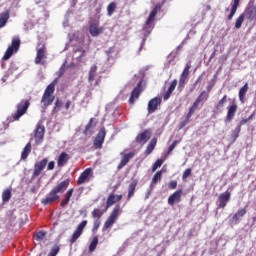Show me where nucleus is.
<instances>
[{
    "label": "nucleus",
    "mask_w": 256,
    "mask_h": 256,
    "mask_svg": "<svg viewBox=\"0 0 256 256\" xmlns=\"http://www.w3.org/2000/svg\"><path fill=\"white\" fill-rule=\"evenodd\" d=\"M70 183L71 179L69 178L57 183V185L52 188V190L46 195V197L41 200L42 205H51L52 203H55V201H59L61 197L59 193H65Z\"/></svg>",
    "instance_id": "obj_1"
},
{
    "label": "nucleus",
    "mask_w": 256,
    "mask_h": 256,
    "mask_svg": "<svg viewBox=\"0 0 256 256\" xmlns=\"http://www.w3.org/2000/svg\"><path fill=\"white\" fill-rule=\"evenodd\" d=\"M55 85H57V80H54L52 83H50L41 98V103L44 105V107H49V105H53V101H55Z\"/></svg>",
    "instance_id": "obj_2"
},
{
    "label": "nucleus",
    "mask_w": 256,
    "mask_h": 256,
    "mask_svg": "<svg viewBox=\"0 0 256 256\" xmlns=\"http://www.w3.org/2000/svg\"><path fill=\"white\" fill-rule=\"evenodd\" d=\"M159 11V4H157L153 10L150 12L145 24L143 25V31L145 37L151 34V31H153L155 27V18L157 17V13Z\"/></svg>",
    "instance_id": "obj_3"
},
{
    "label": "nucleus",
    "mask_w": 256,
    "mask_h": 256,
    "mask_svg": "<svg viewBox=\"0 0 256 256\" xmlns=\"http://www.w3.org/2000/svg\"><path fill=\"white\" fill-rule=\"evenodd\" d=\"M31 106L29 100H21L20 103L16 105V112L12 113L10 121H19L27 113V109Z\"/></svg>",
    "instance_id": "obj_4"
},
{
    "label": "nucleus",
    "mask_w": 256,
    "mask_h": 256,
    "mask_svg": "<svg viewBox=\"0 0 256 256\" xmlns=\"http://www.w3.org/2000/svg\"><path fill=\"white\" fill-rule=\"evenodd\" d=\"M119 213H121V205H116L105 221L102 231H107V229H111L115 225L117 219H119Z\"/></svg>",
    "instance_id": "obj_5"
},
{
    "label": "nucleus",
    "mask_w": 256,
    "mask_h": 256,
    "mask_svg": "<svg viewBox=\"0 0 256 256\" xmlns=\"http://www.w3.org/2000/svg\"><path fill=\"white\" fill-rule=\"evenodd\" d=\"M45 59H47V46L45 43H38L34 62L36 65H45Z\"/></svg>",
    "instance_id": "obj_6"
},
{
    "label": "nucleus",
    "mask_w": 256,
    "mask_h": 256,
    "mask_svg": "<svg viewBox=\"0 0 256 256\" xmlns=\"http://www.w3.org/2000/svg\"><path fill=\"white\" fill-rule=\"evenodd\" d=\"M20 47H21V40L18 37L13 38L11 45L7 48L3 56L4 61L11 59V57L13 56V53H17Z\"/></svg>",
    "instance_id": "obj_7"
},
{
    "label": "nucleus",
    "mask_w": 256,
    "mask_h": 256,
    "mask_svg": "<svg viewBox=\"0 0 256 256\" xmlns=\"http://www.w3.org/2000/svg\"><path fill=\"white\" fill-rule=\"evenodd\" d=\"M143 80H140L137 86L132 90L131 96L129 98L130 105H135V101L141 97V93H143Z\"/></svg>",
    "instance_id": "obj_8"
},
{
    "label": "nucleus",
    "mask_w": 256,
    "mask_h": 256,
    "mask_svg": "<svg viewBox=\"0 0 256 256\" xmlns=\"http://www.w3.org/2000/svg\"><path fill=\"white\" fill-rule=\"evenodd\" d=\"M47 163H49V159L43 158L41 161H38L34 164L32 179H36V177L41 175L42 171L47 167Z\"/></svg>",
    "instance_id": "obj_9"
},
{
    "label": "nucleus",
    "mask_w": 256,
    "mask_h": 256,
    "mask_svg": "<svg viewBox=\"0 0 256 256\" xmlns=\"http://www.w3.org/2000/svg\"><path fill=\"white\" fill-rule=\"evenodd\" d=\"M45 138V126L41 123H38L34 131V139L36 145H41L43 139Z\"/></svg>",
    "instance_id": "obj_10"
},
{
    "label": "nucleus",
    "mask_w": 256,
    "mask_h": 256,
    "mask_svg": "<svg viewBox=\"0 0 256 256\" xmlns=\"http://www.w3.org/2000/svg\"><path fill=\"white\" fill-rule=\"evenodd\" d=\"M107 135V130H105V127H102L98 134L96 135V138L94 139V147L96 149H102L103 143H105V137Z\"/></svg>",
    "instance_id": "obj_11"
},
{
    "label": "nucleus",
    "mask_w": 256,
    "mask_h": 256,
    "mask_svg": "<svg viewBox=\"0 0 256 256\" xmlns=\"http://www.w3.org/2000/svg\"><path fill=\"white\" fill-rule=\"evenodd\" d=\"M91 177H93V168H86L78 177L77 185L89 183V181H91Z\"/></svg>",
    "instance_id": "obj_12"
},
{
    "label": "nucleus",
    "mask_w": 256,
    "mask_h": 256,
    "mask_svg": "<svg viewBox=\"0 0 256 256\" xmlns=\"http://www.w3.org/2000/svg\"><path fill=\"white\" fill-rule=\"evenodd\" d=\"M85 227H87V220H83L76 228V230L74 231V233L72 234L71 238H70V243L73 245V243L77 242V239H79V237H81V235H83V231L85 229Z\"/></svg>",
    "instance_id": "obj_13"
},
{
    "label": "nucleus",
    "mask_w": 256,
    "mask_h": 256,
    "mask_svg": "<svg viewBox=\"0 0 256 256\" xmlns=\"http://www.w3.org/2000/svg\"><path fill=\"white\" fill-rule=\"evenodd\" d=\"M189 69H191V63H187L181 76L178 84V91H183L185 84L187 83V78L189 77Z\"/></svg>",
    "instance_id": "obj_14"
},
{
    "label": "nucleus",
    "mask_w": 256,
    "mask_h": 256,
    "mask_svg": "<svg viewBox=\"0 0 256 256\" xmlns=\"http://www.w3.org/2000/svg\"><path fill=\"white\" fill-rule=\"evenodd\" d=\"M231 199V192L226 191L222 194H220L219 198H218V208L219 209H225V207L227 206V203H229V200Z\"/></svg>",
    "instance_id": "obj_15"
},
{
    "label": "nucleus",
    "mask_w": 256,
    "mask_h": 256,
    "mask_svg": "<svg viewBox=\"0 0 256 256\" xmlns=\"http://www.w3.org/2000/svg\"><path fill=\"white\" fill-rule=\"evenodd\" d=\"M149 139H151V130H145L136 136L135 141L140 145H145Z\"/></svg>",
    "instance_id": "obj_16"
},
{
    "label": "nucleus",
    "mask_w": 256,
    "mask_h": 256,
    "mask_svg": "<svg viewBox=\"0 0 256 256\" xmlns=\"http://www.w3.org/2000/svg\"><path fill=\"white\" fill-rule=\"evenodd\" d=\"M103 31V27L99 28V22H93L89 25V33L92 37H99Z\"/></svg>",
    "instance_id": "obj_17"
},
{
    "label": "nucleus",
    "mask_w": 256,
    "mask_h": 256,
    "mask_svg": "<svg viewBox=\"0 0 256 256\" xmlns=\"http://www.w3.org/2000/svg\"><path fill=\"white\" fill-rule=\"evenodd\" d=\"M159 105H161V98H153L148 102V113L151 115V113H155L157 109H159Z\"/></svg>",
    "instance_id": "obj_18"
},
{
    "label": "nucleus",
    "mask_w": 256,
    "mask_h": 256,
    "mask_svg": "<svg viewBox=\"0 0 256 256\" xmlns=\"http://www.w3.org/2000/svg\"><path fill=\"white\" fill-rule=\"evenodd\" d=\"M207 99H209V92L202 91L200 93V95L196 98V100L194 101V103H193L194 107H197L198 109H199V105H201V107H203V103H205V101H207Z\"/></svg>",
    "instance_id": "obj_19"
},
{
    "label": "nucleus",
    "mask_w": 256,
    "mask_h": 256,
    "mask_svg": "<svg viewBox=\"0 0 256 256\" xmlns=\"http://www.w3.org/2000/svg\"><path fill=\"white\" fill-rule=\"evenodd\" d=\"M133 157H135V152H129L127 154H124L122 156L121 162L118 164L117 169L120 171V169L125 167V165H127V163H129V161L133 159Z\"/></svg>",
    "instance_id": "obj_20"
},
{
    "label": "nucleus",
    "mask_w": 256,
    "mask_h": 256,
    "mask_svg": "<svg viewBox=\"0 0 256 256\" xmlns=\"http://www.w3.org/2000/svg\"><path fill=\"white\" fill-rule=\"evenodd\" d=\"M185 43H187V38L184 39L180 43V45H178L177 48L168 55L169 63H171V61H173V59H175V57H177L179 55V51H181V49H183V47L185 46Z\"/></svg>",
    "instance_id": "obj_21"
},
{
    "label": "nucleus",
    "mask_w": 256,
    "mask_h": 256,
    "mask_svg": "<svg viewBox=\"0 0 256 256\" xmlns=\"http://www.w3.org/2000/svg\"><path fill=\"white\" fill-rule=\"evenodd\" d=\"M70 159L71 157L69 156V154H67V152H62L57 160L58 167H65Z\"/></svg>",
    "instance_id": "obj_22"
},
{
    "label": "nucleus",
    "mask_w": 256,
    "mask_h": 256,
    "mask_svg": "<svg viewBox=\"0 0 256 256\" xmlns=\"http://www.w3.org/2000/svg\"><path fill=\"white\" fill-rule=\"evenodd\" d=\"M139 181L134 179L128 186V194H127V201H131V198L135 195V190L137 189V184Z\"/></svg>",
    "instance_id": "obj_23"
},
{
    "label": "nucleus",
    "mask_w": 256,
    "mask_h": 256,
    "mask_svg": "<svg viewBox=\"0 0 256 256\" xmlns=\"http://www.w3.org/2000/svg\"><path fill=\"white\" fill-rule=\"evenodd\" d=\"M183 191L182 190H177L174 192L169 198H168V203L170 205H174L175 203H179L181 201V195Z\"/></svg>",
    "instance_id": "obj_24"
},
{
    "label": "nucleus",
    "mask_w": 256,
    "mask_h": 256,
    "mask_svg": "<svg viewBox=\"0 0 256 256\" xmlns=\"http://www.w3.org/2000/svg\"><path fill=\"white\" fill-rule=\"evenodd\" d=\"M235 113H237V104H232L228 107V112L226 116V121L228 123L233 121V119L235 118Z\"/></svg>",
    "instance_id": "obj_25"
},
{
    "label": "nucleus",
    "mask_w": 256,
    "mask_h": 256,
    "mask_svg": "<svg viewBox=\"0 0 256 256\" xmlns=\"http://www.w3.org/2000/svg\"><path fill=\"white\" fill-rule=\"evenodd\" d=\"M73 191L74 189L71 188L66 192L64 199H62L60 203V207L64 208V207H67V205H69V201H71V197H73Z\"/></svg>",
    "instance_id": "obj_26"
},
{
    "label": "nucleus",
    "mask_w": 256,
    "mask_h": 256,
    "mask_svg": "<svg viewBox=\"0 0 256 256\" xmlns=\"http://www.w3.org/2000/svg\"><path fill=\"white\" fill-rule=\"evenodd\" d=\"M244 17L249 21H254L256 19V7L248 8L244 12Z\"/></svg>",
    "instance_id": "obj_27"
},
{
    "label": "nucleus",
    "mask_w": 256,
    "mask_h": 256,
    "mask_svg": "<svg viewBox=\"0 0 256 256\" xmlns=\"http://www.w3.org/2000/svg\"><path fill=\"white\" fill-rule=\"evenodd\" d=\"M225 103H227V95H224L223 98L220 99L215 105V110L217 113H223V110L225 109Z\"/></svg>",
    "instance_id": "obj_28"
},
{
    "label": "nucleus",
    "mask_w": 256,
    "mask_h": 256,
    "mask_svg": "<svg viewBox=\"0 0 256 256\" xmlns=\"http://www.w3.org/2000/svg\"><path fill=\"white\" fill-rule=\"evenodd\" d=\"M175 87H177V80L176 79L172 81L168 90L164 94V96H163L164 101H167V99H169V97H171V94L175 91Z\"/></svg>",
    "instance_id": "obj_29"
},
{
    "label": "nucleus",
    "mask_w": 256,
    "mask_h": 256,
    "mask_svg": "<svg viewBox=\"0 0 256 256\" xmlns=\"http://www.w3.org/2000/svg\"><path fill=\"white\" fill-rule=\"evenodd\" d=\"M246 213L247 210L245 208L239 209L232 217V221H234V223H239V221H241V217H244Z\"/></svg>",
    "instance_id": "obj_30"
},
{
    "label": "nucleus",
    "mask_w": 256,
    "mask_h": 256,
    "mask_svg": "<svg viewBox=\"0 0 256 256\" xmlns=\"http://www.w3.org/2000/svg\"><path fill=\"white\" fill-rule=\"evenodd\" d=\"M31 149H32L31 142H28L21 153L22 161H26L27 157H29V154L31 153Z\"/></svg>",
    "instance_id": "obj_31"
},
{
    "label": "nucleus",
    "mask_w": 256,
    "mask_h": 256,
    "mask_svg": "<svg viewBox=\"0 0 256 256\" xmlns=\"http://www.w3.org/2000/svg\"><path fill=\"white\" fill-rule=\"evenodd\" d=\"M157 145V138H153L150 143L148 144L146 150H145V155L146 157L148 155H151L153 153V150L155 149V146Z\"/></svg>",
    "instance_id": "obj_32"
},
{
    "label": "nucleus",
    "mask_w": 256,
    "mask_h": 256,
    "mask_svg": "<svg viewBox=\"0 0 256 256\" xmlns=\"http://www.w3.org/2000/svg\"><path fill=\"white\" fill-rule=\"evenodd\" d=\"M247 91H249V84L245 83L244 86L239 90V99L241 103H245V95H247Z\"/></svg>",
    "instance_id": "obj_33"
},
{
    "label": "nucleus",
    "mask_w": 256,
    "mask_h": 256,
    "mask_svg": "<svg viewBox=\"0 0 256 256\" xmlns=\"http://www.w3.org/2000/svg\"><path fill=\"white\" fill-rule=\"evenodd\" d=\"M96 77H97V65H93V66H91L89 74H88L89 83H93V81H95Z\"/></svg>",
    "instance_id": "obj_34"
},
{
    "label": "nucleus",
    "mask_w": 256,
    "mask_h": 256,
    "mask_svg": "<svg viewBox=\"0 0 256 256\" xmlns=\"http://www.w3.org/2000/svg\"><path fill=\"white\" fill-rule=\"evenodd\" d=\"M7 21H9V11H5L0 15V29H3L5 25H7Z\"/></svg>",
    "instance_id": "obj_35"
},
{
    "label": "nucleus",
    "mask_w": 256,
    "mask_h": 256,
    "mask_svg": "<svg viewBox=\"0 0 256 256\" xmlns=\"http://www.w3.org/2000/svg\"><path fill=\"white\" fill-rule=\"evenodd\" d=\"M115 203H117V196H115V194L112 193L108 196L105 211H107V209H109V207H113V205H115Z\"/></svg>",
    "instance_id": "obj_36"
},
{
    "label": "nucleus",
    "mask_w": 256,
    "mask_h": 256,
    "mask_svg": "<svg viewBox=\"0 0 256 256\" xmlns=\"http://www.w3.org/2000/svg\"><path fill=\"white\" fill-rule=\"evenodd\" d=\"M237 7H239V0H234V3L230 10V14L228 15V21H231V19L235 17V13H237Z\"/></svg>",
    "instance_id": "obj_37"
},
{
    "label": "nucleus",
    "mask_w": 256,
    "mask_h": 256,
    "mask_svg": "<svg viewBox=\"0 0 256 256\" xmlns=\"http://www.w3.org/2000/svg\"><path fill=\"white\" fill-rule=\"evenodd\" d=\"M97 245H99V236H94L89 245L90 253H93V251H95L97 249Z\"/></svg>",
    "instance_id": "obj_38"
},
{
    "label": "nucleus",
    "mask_w": 256,
    "mask_h": 256,
    "mask_svg": "<svg viewBox=\"0 0 256 256\" xmlns=\"http://www.w3.org/2000/svg\"><path fill=\"white\" fill-rule=\"evenodd\" d=\"M9 199H11V189H6L2 192V201L8 203Z\"/></svg>",
    "instance_id": "obj_39"
},
{
    "label": "nucleus",
    "mask_w": 256,
    "mask_h": 256,
    "mask_svg": "<svg viewBox=\"0 0 256 256\" xmlns=\"http://www.w3.org/2000/svg\"><path fill=\"white\" fill-rule=\"evenodd\" d=\"M175 147H177V141H174L168 148V151L166 152V154L164 155V157L161 159V163L163 164V161H165V159H167V157H169V154L173 151V149H175Z\"/></svg>",
    "instance_id": "obj_40"
},
{
    "label": "nucleus",
    "mask_w": 256,
    "mask_h": 256,
    "mask_svg": "<svg viewBox=\"0 0 256 256\" xmlns=\"http://www.w3.org/2000/svg\"><path fill=\"white\" fill-rule=\"evenodd\" d=\"M94 121H95V118H91V119L89 120V122L87 123V125L85 126V129H84V131H83V133H84L85 135H89V134L91 133V128L93 127Z\"/></svg>",
    "instance_id": "obj_41"
},
{
    "label": "nucleus",
    "mask_w": 256,
    "mask_h": 256,
    "mask_svg": "<svg viewBox=\"0 0 256 256\" xmlns=\"http://www.w3.org/2000/svg\"><path fill=\"white\" fill-rule=\"evenodd\" d=\"M115 9H117V4L115 2H111L107 6V13H108L109 17H111V15H113L115 13Z\"/></svg>",
    "instance_id": "obj_42"
},
{
    "label": "nucleus",
    "mask_w": 256,
    "mask_h": 256,
    "mask_svg": "<svg viewBox=\"0 0 256 256\" xmlns=\"http://www.w3.org/2000/svg\"><path fill=\"white\" fill-rule=\"evenodd\" d=\"M245 21V14H241L236 22H235V29H241V26L243 25V22Z\"/></svg>",
    "instance_id": "obj_43"
},
{
    "label": "nucleus",
    "mask_w": 256,
    "mask_h": 256,
    "mask_svg": "<svg viewBox=\"0 0 256 256\" xmlns=\"http://www.w3.org/2000/svg\"><path fill=\"white\" fill-rule=\"evenodd\" d=\"M160 180H161V171H157L152 178L151 187H153L154 185H157Z\"/></svg>",
    "instance_id": "obj_44"
},
{
    "label": "nucleus",
    "mask_w": 256,
    "mask_h": 256,
    "mask_svg": "<svg viewBox=\"0 0 256 256\" xmlns=\"http://www.w3.org/2000/svg\"><path fill=\"white\" fill-rule=\"evenodd\" d=\"M92 217L94 219H100L101 217H103V211H101V209L99 208H95L93 211H92Z\"/></svg>",
    "instance_id": "obj_45"
},
{
    "label": "nucleus",
    "mask_w": 256,
    "mask_h": 256,
    "mask_svg": "<svg viewBox=\"0 0 256 256\" xmlns=\"http://www.w3.org/2000/svg\"><path fill=\"white\" fill-rule=\"evenodd\" d=\"M63 107V102L60 99H56L53 111L55 113L61 111V108Z\"/></svg>",
    "instance_id": "obj_46"
},
{
    "label": "nucleus",
    "mask_w": 256,
    "mask_h": 256,
    "mask_svg": "<svg viewBox=\"0 0 256 256\" xmlns=\"http://www.w3.org/2000/svg\"><path fill=\"white\" fill-rule=\"evenodd\" d=\"M59 251H61V248L59 247V245L56 244L51 248L48 256H57Z\"/></svg>",
    "instance_id": "obj_47"
},
{
    "label": "nucleus",
    "mask_w": 256,
    "mask_h": 256,
    "mask_svg": "<svg viewBox=\"0 0 256 256\" xmlns=\"http://www.w3.org/2000/svg\"><path fill=\"white\" fill-rule=\"evenodd\" d=\"M197 109H199V108H197V106H195V105L193 104L192 107L190 108V110H189L187 116H186L187 121H190V119H191L193 113H195V111H197Z\"/></svg>",
    "instance_id": "obj_48"
},
{
    "label": "nucleus",
    "mask_w": 256,
    "mask_h": 256,
    "mask_svg": "<svg viewBox=\"0 0 256 256\" xmlns=\"http://www.w3.org/2000/svg\"><path fill=\"white\" fill-rule=\"evenodd\" d=\"M99 227H101V220L100 219H96L93 223V228H92V232L93 233H97Z\"/></svg>",
    "instance_id": "obj_49"
},
{
    "label": "nucleus",
    "mask_w": 256,
    "mask_h": 256,
    "mask_svg": "<svg viewBox=\"0 0 256 256\" xmlns=\"http://www.w3.org/2000/svg\"><path fill=\"white\" fill-rule=\"evenodd\" d=\"M47 235V232L40 231L36 234V240L37 241H43L45 239V236Z\"/></svg>",
    "instance_id": "obj_50"
},
{
    "label": "nucleus",
    "mask_w": 256,
    "mask_h": 256,
    "mask_svg": "<svg viewBox=\"0 0 256 256\" xmlns=\"http://www.w3.org/2000/svg\"><path fill=\"white\" fill-rule=\"evenodd\" d=\"M161 167V158L157 159L156 162L152 166V173H155L157 169Z\"/></svg>",
    "instance_id": "obj_51"
},
{
    "label": "nucleus",
    "mask_w": 256,
    "mask_h": 256,
    "mask_svg": "<svg viewBox=\"0 0 256 256\" xmlns=\"http://www.w3.org/2000/svg\"><path fill=\"white\" fill-rule=\"evenodd\" d=\"M239 133H241V126H237L232 132L234 141L237 139V137H239Z\"/></svg>",
    "instance_id": "obj_52"
},
{
    "label": "nucleus",
    "mask_w": 256,
    "mask_h": 256,
    "mask_svg": "<svg viewBox=\"0 0 256 256\" xmlns=\"http://www.w3.org/2000/svg\"><path fill=\"white\" fill-rule=\"evenodd\" d=\"M191 168H188L184 171L183 175H182V179L183 181H185V179H187V177H189L191 175Z\"/></svg>",
    "instance_id": "obj_53"
},
{
    "label": "nucleus",
    "mask_w": 256,
    "mask_h": 256,
    "mask_svg": "<svg viewBox=\"0 0 256 256\" xmlns=\"http://www.w3.org/2000/svg\"><path fill=\"white\" fill-rule=\"evenodd\" d=\"M48 171H53L55 169V161H50L47 166Z\"/></svg>",
    "instance_id": "obj_54"
},
{
    "label": "nucleus",
    "mask_w": 256,
    "mask_h": 256,
    "mask_svg": "<svg viewBox=\"0 0 256 256\" xmlns=\"http://www.w3.org/2000/svg\"><path fill=\"white\" fill-rule=\"evenodd\" d=\"M169 187L170 189H177V181H171Z\"/></svg>",
    "instance_id": "obj_55"
},
{
    "label": "nucleus",
    "mask_w": 256,
    "mask_h": 256,
    "mask_svg": "<svg viewBox=\"0 0 256 256\" xmlns=\"http://www.w3.org/2000/svg\"><path fill=\"white\" fill-rule=\"evenodd\" d=\"M64 73H65V68L61 67V68L59 69V71H58V77L63 76Z\"/></svg>",
    "instance_id": "obj_56"
},
{
    "label": "nucleus",
    "mask_w": 256,
    "mask_h": 256,
    "mask_svg": "<svg viewBox=\"0 0 256 256\" xmlns=\"http://www.w3.org/2000/svg\"><path fill=\"white\" fill-rule=\"evenodd\" d=\"M71 105H72L71 100L66 101L65 109H66L67 111H69V108L71 107Z\"/></svg>",
    "instance_id": "obj_57"
},
{
    "label": "nucleus",
    "mask_w": 256,
    "mask_h": 256,
    "mask_svg": "<svg viewBox=\"0 0 256 256\" xmlns=\"http://www.w3.org/2000/svg\"><path fill=\"white\" fill-rule=\"evenodd\" d=\"M188 123H189V120H187V118H185V120L182 121L180 124L181 128L185 127V125H187Z\"/></svg>",
    "instance_id": "obj_58"
},
{
    "label": "nucleus",
    "mask_w": 256,
    "mask_h": 256,
    "mask_svg": "<svg viewBox=\"0 0 256 256\" xmlns=\"http://www.w3.org/2000/svg\"><path fill=\"white\" fill-rule=\"evenodd\" d=\"M201 81V77H199L193 84V88L195 89V87H197V83H199Z\"/></svg>",
    "instance_id": "obj_59"
},
{
    "label": "nucleus",
    "mask_w": 256,
    "mask_h": 256,
    "mask_svg": "<svg viewBox=\"0 0 256 256\" xmlns=\"http://www.w3.org/2000/svg\"><path fill=\"white\" fill-rule=\"evenodd\" d=\"M121 199H123V195H117L116 196V201L117 202L121 201Z\"/></svg>",
    "instance_id": "obj_60"
},
{
    "label": "nucleus",
    "mask_w": 256,
    "mask_h": 256,
    "mask_svg": "<svg viewBox=\"0 0 256 256\" xmlns=\"http://www.w3.org/2000/svg\"><path fill=\"white\" fill-rule=\"evenodd\" d=\"M213 89V85H208L207 86V91H208V94L211 93V90Z\"/></svg>",
    "instance_id": "obj_61"
},
{
    "label": "nucleus",
    "mask_w": 256,
    "mask_h": 256,
    "mask_svg": "<svg viewBox=\"0 0 256 256\" xmlns=\"http://www.w3.org/2000/svg\"><path fill=\"white\" fill-rule=\"evenodd\" d=\"M99 83H101V78H99L98 80H96V82H95V86H99Z\"/></svg>",
    "instance_id": "obj_62"
},
{
    "label": "nucleus",
    "mask_w": 256,
    "mask_h": 256,
    "mask_svg": "<svg viewBox=\"0 0 256 256\" xmlns=\"http://www.w3.org/2000/svg\"><path fill=\"white\" fill-rule=\"evenodd\" d=\"M253 117H255V113H252V114L248 117V121H251V119H253Z\"/></svg>",
    "instance_id": "obj_63"
},
{
    "label": "nucleus",
    "mask_w": 256,
    "mask_h": 256,
    "mask_svg": "<svg viewBox=\"0 0 256 256\" xmlns=\"http://www.w3.org/2000/svg\"><path fill=\"white\" fill-rule=\"evenodd\" d=\"M82 57H85V50H82V53H81V55H80V59H81Z\"/></svg>",
    "instance_id": "obj_64"
}]
</instances>
